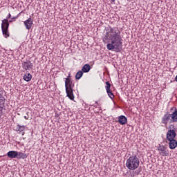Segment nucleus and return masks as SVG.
Here are the masks:
<instances>
[{
	"instance_id": "obj_10",
	"label": "nucleus",
	"mask_w": 177,
	"mask_h": 177,
	"mask_svg": "<svg viewBox=\"0 0 177 177\" xmlns=\"http://www.w3.org/2000/svg\"><path fill=\"white\" fill-rule=\"evenodd\" d=\"M16 131H17V132H19V133H21L22 136H24V133H26L24 132V131H26V126H24V125L21 126L20 124H17Z\"/></svg>"
},
{
	"instance_id": "obj_12",
	"label": "nucleus",
	"mask_w": 177,
	"mask_h": 177,
	"mask_svg": "<svg viewBox=\"0 0 177 177\" xmlns=\"http://www.w3.org/2000/svg\"><path fill=\"white\" fill-rule=\"evenodd\" d=\"M162 122L165 124H168V122H171V114H165L162 118Z\"/></svg>"
},
{
	"instance_id": "obj_13",
	"label": "nucleus",
	"mask_w": 177,
	"mask_h": 177,
	"mask_svg": "<svg viewBox=\"0 0 177 177\" xmlns=\"http://www.w3.org/2000/svg\"><path fill=\"white\" fill-rule=\"evenodd\" d=\"M118 122L120 125H125L128 122V119L124 115H120L118 117Z\"/></svg>"
},
{
	"instance_id": "obj_11",
	"label": "nucleus",
	"mask_w": 177,
	"mask_h": 177,
	"mask_svg": "<svg viewBox=\"0 0 177 177\" xmlns=\"http://www.w3.org/2000/svg\"><path fill=\"white\" fill-rule=\"evenodd\" d=\"M169 142V147L171 150H174L177 147V141L176 140H168Z\"/></svg>"
},
{
	"instance_id": "obj_24",
	"label": "nucleus",
	"mask_w": 177,
	"mask_h": 177,
	"mask_svg": "<svg viewBox=\"0 0 177 177\" xmlns=\"http://www.w3.org/2000/svg\"><path fill=\"white\" fill-rule=\"evenodd\" d=\"M115 0H112V2H114Z\"/></svg>"
},
{
	"instance_id": "obj_8",
	"label": "nucleus",
	"mask_w": 177,
	"mask_h": 177,
	"mask_svg": "<svg viewBox=\"0 0 177 177\" xmlns=\"http://www.w3.org/2000/svg\"><path fill=\"white\" fill-rule=\"evenodd\" d=\"M24 24L26 26V30H31V27H32L33 21L31 17H29L27 20L24 21Z\"/></svg>"
},
{
	"instance_id": "obj_18",
	"label": "nucleus",
	"mask_w": 177,
	"mask_h": 177,
	"mask_svg": "<svg viewBox=\"0 0 177 177\" xmlns=\"http://www.w3.org/2000/svg\"><path fill=\"white\" fill-rule=\"evenodd\" d=\"M32 78V75L30 73H27L24 75V81H26V82H28V81H31V79Z\"/></svg>"
},
{
	"instance_id": "obj_6",
	"label": "nucleus",
	"mask_w": 177,
	"mask_h": 177,
	"mask_svg": "<svg viewBox=\"0 0 177 177\" xmlns=\"http://www.w3.org/2000/svg\"><path fill=\"white\" fill-rule=\"evenodd\" d=\"M105 89L106 91V93L108 94V96L110 97V99H114V94L113 93V91H111V84H110V82H105Z\"/></svg>"
},
{
	"instance_id": "obj_22",
	"label": "nucleus",
	"mask_w": 177,
	"mask_h": 177,
	"mask_svg": "<svg viewBox=\"0 0 177 177\" xmlns=\"http://www.w3.org/2000/svg\"><path fill=\"white\" fill-rule=\"evenodd\" d=\"M174 125H171L170 126V129H171L172 128H174Z\"/></svg>"
},
{
	"instance_id": "obj_14",
	"label": "nucleus",
	"mask_w": 177,
	"mask_h": 177,
	"mask_svg": "<svg viewBox=\"0 0 177 177\" xmlns=\"http://www.w3.org/2000/svg\"><path fill=\"white\" fill-rule=\"evenodd\" d=\"M7 156L9 158H17V151H10L7 153Z\"/></svg>"
},
{
	"instance_id": "obj_16",
	"label": "nucleus",
	"mask_w": 177,
	"mask_h": 177,
	"mask_svg": "<svg viewBox=\"0 0 177 177\" xmlns=\"http://www.w3.org/2000/svg\"><path fill=\"white\" fill-rule=\"evenodd\" d=\"M82 71L83 73H89L91 71V65L86 64L82 68Z\"/></svg>"
},
{
	"instance_id": "obj_3",
	"label": "nucleus",
	"mask_w": 177,
	"mask_h": 177,
	"mask_svg": "<svg viewBox=\"0 0 177 177\" xmlns=\"http://www.w3.org/2000/svg\"><path fill=\"white\" fill-rule=\"evenodd\" d=\"M65 88H66V92L68 97H69L71 100H73L74 93L73 92V89L74 88V83H73V80L70 79V76L66 78Z\"/></svg>"
},
{
	"instance_id": "obj_17",
	"label": "nucleus",
	"mask_w": 177,
	"mask_h": 177,
	"mask_svg": "<svg viewBox=\"0 0 177 177\" xmlns=\"http://www.w3.org/2000/svg\"><path fill=\"white\" fill-rule=\"evenodd\" d=\"M27 158V154H26L23 152H17V158H18V159L22 158L23 160H24V158Z\"/></svg>"
},
{
	"instance_id": "obj_21",
	"label": "nucleus",
	"mask_w": 177,
	"mask_h": 177,
	"mask_svg": "<svg viewBox=\"0 0 177 177\" xmlns=\"http://www.w3.org/2000/svg\"><path fill=\"white\" fill-rule=\"evenodd\" d=\"M10 17H12V15H10V13H9L8 16V19H10Z\"/></svg>"
},
{
	"instance_id": "obj_23",
	"label": "nucleus",
	"mask_w": 177,
	"mask_h": 177,
	"mask_svg": "<svg viewBox=\"0 0 177 177\" xmlns=\"http://www.w3.org/2000/svg\"><path fill=\"white\" fill-rule=\"evenodd\" d=\"M24 118H25L26 120H28V118H27V117H26V116L24 117Z\"/></svg>"
},
{
	"instance_id": "obj_15",
	"label": "nucleus",
	"mask_w": 177,
	"mask_h": 177,
	"mask_svg": "<svg viewBox=\"0 0 177 177\" xmlns=\"http://www.w3.org/2000/svg\"><path fill=\"white\" fill-rule=\"evenodd\" d=\"M171 122H177V111L176 110L172 114H170Z\"/></svg>"
},
{
	"instance_id": "obj_9",
	"label": "nucleus",
	"mask_w": 177,
	"mask_h": 177,
	"mask_svg": "<svg viewBox=\"0 0 177 177\" xmlns=\"http://www.w3.org/2000/svg\"><path fill=\"white\" fill-rule=\"evenodd\" d=\"M32 63L31 61H26L22 63V68L27 71V70L32 69Z\"/></svg>"
},
{
	"instance_id": "obj_2",
	"label": "nucleus",
	"mask_w": 177,
	"mask_h": 177,
	"mask_svg": "<svg viewBox=\"0 0 177 177\" xmlns=\"http://www.w3.org/2000/svg\"><path fill=\"white\" fill-rule=\"evenodd\" d=\"M140 162L139 158L136 155L130 156L127 160L126 167L131 171H135L138 168Z\"/></svg>"
},
{
	"instance_id": "obj_1",
	"label": "nucleus",
	"mask_w": 177,
	"mask_h": 177,
	"mask_svg": "<svg viewBox=\"0 0 177 177\" xmlns=\"http://www.w3.org/2000/svg\"><path fill=\"white\" fill-rule=\"evenodd\" d=\"M121 32L117 28H110L106 31L103 41L105 43L110 42L106 45L109 50H115V52H121L122 50V38L121 37Z\"/></svg>"
},
{
	"instance_id": "obj_4",
	"label": "nucleus",
	"mask_w": 177,
	"mask_h": 177,
	"mask_svg": "<svg viewBox=\"0 0 177 177\" xmlns=\"http://www.w3.org/2000/svg\"><path fill=\"white\" fill-rule=\"evenodd\" d=\"M1 30L5 38H9V37H10V35L9 34V20L7 19L2 21Z\"/></svg>"
},
{
	"instance_id": "obj_7",
	"label": "nucleus",
	"mask_w": 177,
	"mask_h": 177,
	"mask_svg": "<svg viewBox=\"0 0 177 177\" xmlns=\"http://www.w3.org/2000/svg\"><path fill=\"white\" fill-rule=\"evenodd\" d=\"M176 138V129H170L167 133V140H175Z\"/></svg>"
},
{
	"instance_id": "obj_20",
	"label": "nucleus",
	"mask_w": 177,
	"mask_h": 177,
	"mask_svg": "<svg viewBox=\"0 0 177 177\" xmlns=\"http://www.w3.org/2000/svg\"><path fill=\"white\" fill-rule=\"evenodd\" d=\"M17 17H18L11 18V20L8 21V24L12 23V21H15L16 20V19H17Z\"/></svg>"
},
{
	"instance_id": "obj_19",
	"label": "nucleus",
	"mask_w": 177,
	"mask_h": 177,
	"mask_svg": "<svg viewBox=\"0 0 177 177\" xmlns=\"http://www.w3.org/2000/svg\"><path fill=\"white\" fill-rule=\"evenodd\" d=\"M82 75H84V72H82V71H79L75 75L76 80H81Z\"/></svg>"
},
{
	"instance_id": "obj_5",
	"label": "nucleus",
	"mask_w": 177,
	"mask_h": 177,
	"mask_svg": "<svg viewBox=\"0 0 177 177\" xmlns=\"http://www.w3.org/2000/svg\"><path fill=\"white\" fill-rule=\"evenodd\" d=\"M158 150L160 156H162V157L169 156V150H168V148L164 145H160L158 147Z\"/></svg>"
}]
</instances>
